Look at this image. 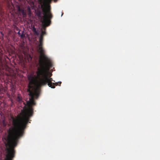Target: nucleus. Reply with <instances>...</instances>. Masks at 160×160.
<instances>
[{
  "label": "nucleus",
  "instance_id": "f257e3e1",
  "mask_svg": "<svg viewBox=\"0 0 160 160\" xmlns=\"http://www.w3.org/2000/svg\"><path fill=\"white\" fill-rule=\"evenodd\" d=\"M39 66L36 72V75L32 73L28 76L29 81L27 91L29 92V100L27 102L28 108L21 110L18 116L14 118L11 116L12 124L17 131L24 133V131L29 120L32 116L33 109L32 106L36 105L34 98H37L39 95V89L42 86L47 83L48 86L52 88H55V85H58V83L52 82V78L48 77V71L52 66V63L48 58L45 61L42 58L39 60Z\"/></svg>",
  "mask_w": 160,
  "mask_h": 160
},
{
  "label": "nucleus",
  "instance_id": "f03ea898",
  "mask_svg": "<svg viewBox=\"0 0 160 160\" xmlns=\"http://www.w3.org/2000/svg\"><path fill=\"white\" fill-rule=\"evenodd\" d=\"M8 135L4 138L6 148V158L4 160H13L16 153L15 148L17 146L18 140L24 133L16 130L14 127H10L8 130Z\"/></svg>",
  "mask_w": 160,
  "mask_h": 160
},
{
  "label": "nucleus",
  "instance_id": "7ed1b4c3",
  "mask_svg": "<svg viewBox=\"0 0 160 160\" xmlns=\"http://www.w3.org/2000/svg\"><path fill=\"white\" fill-rule=\"evenodd\" d=\"M39 39V44L38 46V51L40 53L41 56H43L44 59H43L45 61H46V58H48L45 56L44 55V51L43 48V39Z\"/></svg>",
  "mask_w": 160,
  "mask_h": 160
},
{
  "label": "nucleus",
  "instance_id": "20e7f679",
  "mask_svg": "<svg viewBox=\"0 0 160 160\" xmlns=\"http://www.w3.org/2000/svg\"><path fill=\"white\" fill-rule=\"evenodd\" d=\"M19 10L20 11L23 15V17H26L27 16V13L24 11L23 9H20V8H18Z\"/></svg>",
  "mask_w": 160,
  "mask_h": 160
},
{
  "label": "nucleus",
  "instance_id": "39448f33",
  "mask_svg": "<svg viewBox=\"0 0 160 160\" xmlns=\"http://www.w3.org/2000/svg\"><path fill=\"white\" fill-rule=\"evenodd\" d=\"M32 30L33 32L35 34L37 35H39V33L36 30V28L35 27L33 26L32 28Z\"/></svg>",
  "mask_w": 160,
  "mask_h": 160
},
{
  "label": "nucleus",
  "instance_id": "423d86ee",
  "mask_svg": "<svg viewBox=\"0 0 160 160\" xmlns=\"http://www.w3.org/2000/svg\"><path fill=\"white\" fill-rule=\"evenodd\" d=\"M2 124L3 127H6L7 125V122H6L5 118H4L2 121Z\"/></svg>",
  "mask_w": 160,
  "mask_h": 160
},
{
  "label": "nucleus",
  "instance_id": "0eeeda50",
  "mask_svg": "<svg viewBox=\"0 0 160 160\" xmlns=\"http://www.w3.org/2000/svg\"><path fill=\"white\" fill-rule=\"evenodd\" d=\"M43 29H44V30H42L41 33V34L44 36V35H45L46 34L45 27H43Z\"/></svg>",
  "mask_w": 160,
  "mask_h": 160
},
{
  "label": "nucleus",
  "instance_id": "6e6552de",
  "mask_svg": "<svg viewBox=\"0 0 160 160\" xmlns=\"http://www.w3.org/2000/svg\"><path fill=\"white\" fill-rule=\"evenodd\" d=\"M24 33V31H22V34L21 35H20L21 38H23L25 37V35L23 34Z\"/></svg>",
  "mask_w": 160,
  "mask_h": 160
},
{
  "label": "nucleus",
  "instance_id": "1a4fd4ad",
  "mask_svg": "<svg viewBox=\"0 0 160 160\" xmlns=\"http://www.w3.org/2000/svg\"><path fill=\"white\" fill-rule=\"evenodd\" d=\"M31 11H30V9L29 8H28V15H30L31 14Z\"/></svg>",
  "mask_w": 160,
  "mask_h": 160
},
{
  "label": "nucleus",
  "instance_id": "9d476101",
  "mask_svg": "<svg viewBox=\"0 0 160 160\" xmlns=\"http://www.w3.org/2000/svg\"><path fill=\"white\" fill-rule=\"evenodd\" d=\"M17 99L19 102H20L21 101V98H20V97L19 96H18Z\"/></svg>",
  "mask_w": 160,
  "mask_h": 160
},
{
  "label": "nucleus",
  "instance_id": "9b49d317",
  "mask_svg": "<svg viewBox=\"0 0 160 160\" xmlns=\"http://www.w3.org/2000/svg\"><path fill=\"white\" fill-rule=\"evenodd\" d=\"M43 36H43L42 35L40 34V37H39V38L40 39H43Z\"/></svg>",
  "mask_w": 160,
  "mask_h": 160
},
{
  "label": "nucleus",
  "instance_id": "f8f14e48",
  "mask_svg": "<svg viewBox=\"0 0 160 160\" xmlns=\"http://www.w3.org/2000/svg\"><path fill=\"white\" fill-rule=\"evenodd\" d=\"M18 34L19 35H21V33H20V30H19L18 32Z\"/></svg>",
  "mask_w": 160,
  "mask_h": 160
},
{
  "label": "nucleus",
  "instance_id": "ddd939ff",
  "mask_svg": "<svg viewBox=\"0 0 160 160\" xmlns=\"http://www.w3.org/2000/svg\"><path fill=\"white\" fill-rule=\"evenodd\" d=\"M1 33L2 36H3L4 35V34L2 32H1Z\"/></svg>",
  "mask_w": 160,
  "mask_h": 160
},
{
  "label": "nucleus",
  "instance_id": "4468645a",
  "mask_svg": "<svg viewBox=\"0 0 160 160\" xmlns=\"http://www.w3.org/2000/svg\"><path fill=\"white\" fill-rule=\"evenodd\" d=\"M16 30H19V28H18V27H17V28H16Z\"/></svg>",
  "mask_w": 160,
  "mask_h": 160
},
{
  "label": "nucleus",
  "instance_id": "2eb2a0df",
  "mask_svg": "<svg viewBox=\"0 0 160 160\" xmlns=\"http://www.w3.org/2000/svg\"><path fill=\"white\" fill-rule=\"evenodd\" d=\"M59 84L60 85L61 84V82H59Z\"/></svg>",
  "mask_w": 160,
  "mask_h": 160
}]
</instances>
